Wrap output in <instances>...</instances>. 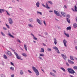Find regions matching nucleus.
Returning a JSON list of instances; mask_svg holds the SVG:
<instances>
[{
    "label": "nucleus",
    "instance_id": "obj_24",
    "mask_svg": "<svg viewBox=\"0 0 77 77\" xmlns=\"http://www.w3.org/2000/svg\"><path fill=\"white\" fill-rule=\"evenodd\" d=\"M28 26L29 27H32V28L33 27V26L32 24L29 23L28 24Z\"/></svg>",
    "mask_w": 77,
    "mask_h": 77
},
{
    "label": "nucleus",
    "instance_id": "obj_28",
    "mask_svg": "<svg viewBox=\"0 0 77 77\" xmlns=\"http://www.w3.org/2000/svg\"><path fill=\"white\" fill-rule=\"evenodd\" d=\"M40 52H41V53H44V48H41V51H40Z\"/></svg>",
    "mask_w": 77,
    "mask_h": 77
},
{
    "label": "nucleus",
    "instance_id": "obj_5",
    "mask_svg": "<svg viewBox=\"0 0 77 77\" xmlns=\"http://www.w3.org/2000/svg\"><path fill=\"white\" fill-rule=\"evenodd\" d=\"M54 13L57 16H60V13H59V11H57L56 10H54Z\"/></svg>",
    "mask_w": 77,
    "mask_h": 77
},
{
    "label": "nucleus",
    "instance_id": "obj_59",
    "mask_svg": "<svg viewBox=\"0 0 77 77\" xmlns=\"http://www.w3.org/2000/svg\"><path fill=\"white\" fill-rule=\"evenodd\" d=\"M75 49L76 50H77V46H76L75 47Z\"/></svg>",
    "mask_w": 77,
    "mask_h": 77
},
{
    "label": "nucleus",
    "instance_id": "obj_17",
    "mask_svg": "<svg viewBox=\"0 0 77 77\" xmlns=\"http://www.w3.org/2000/svg\"><path fill=\"white\" fill-rule=\"evenodd\" d=\"M64 35H66V36H67V37H69V34H67V33H66L65 31H64Z\"/></svg>",
    "mask_w": 77,
    "mask_h": 77
},
{
    "label": "nucleus",
    "instance_id": "obj_33",
    "mask_svg": "<svg viewBox=\"0 0 77 77\" xmlns=\"http://www.w3.org/2000/svg\"><path fill=\"white\" fill-rule=\"evenodd\" d=\"M10 69L11 71H14V67L11 66L10 68Z\"/></svg>",
    "mask_w": 77,
    "mask_h": 77
},
{
    "label": "nucleus",
    "instance_id": "obj_10",
    "mask_svg": "<svg viewBox=\"0 0 77 77\" xmlns=\"http://www.w3.org/2000/svg\"><path fill=\"white\" fill-rule=\"evenodd\" d=\"M37 23L40 24V25H41V24H42V23L41 22V21H40V20H39V19H37Z\"/></svg>",
    "mask_w": 77,
    "mask_h": 77
},
{
    "label": "nucleus",
    "instance_id": "obj_25",
    "mask_svg": "<svg viewBox=\"0 0 77 77\" xmlns=\"http://www.w3.org/2000/svg\"><path fill=\"white\" fill-rule=\"evenodd\" d=\"M60 69H61V70H62L63 72H65L66 71V70H65V69L63 68V67H61L60 68Z\"/></svg>",
    "mask_w": 77,
    "mask_h": 77
},
{
    "label": "nucleus",
    "instance_id": "obj_26",
    "mask_svg": "<svg viewBox=\"0 0 77 77\" xmlns=\"http://www.w3.org/2000/svg\"><path fill=\"white\" fill-rule=\"evenodd\" d=\"M70 59H71V60H74V57L72 56H70Z\"/></svg>",
    "mask_w": 77,
    "mask_h": 77
},
{
    "label": "nucleus",
    "instance_id": "obj_19",
    "mask_svg": "<svg viewBox=\"0 0 77 77\" xmlns=\"http://www.w3.org/2000/svg\"><path fill=\"white\" fill-rule=\"evenodd\" d=\"M54 43L55 45H56L57 44V40L56 38H54Z\"/></svg>",
    "mask_w": 77,
    "mask_h": 77
},
{
    "label": "nucleus",
    "instance_id": "obj_43",
    "mask_svg": "<svg viewBox=\"0 0 77 77\" xmlns=\"http://www.w3.org/2000/svg\"><path fill=\"white\" fill-rule=\"evenodd\" d=\"M16 41H17V42H18L21 43V41L18 38L16 39Z\"/></svg>",
    "mask_w": 77,
    "mask_h": 77
},
{
    "label": "nucleus",
    "instance_id": "obj_52",
    "mask_svg": "<svg viewBox=\"0 0 77 77\" xmlns=\"http://www.w3.org/2000/svg\"><path fill=\"white\" fill-rule=\"evenodd\" d=\"M53 12V11L52 10H50L49 11V12H50V13H52Z\"/></svg>",
    "mask_w": 77,
    "mask_h": 77
},
{
    "label": "nucleus",
    "instance_id": "obj_37",
    "mask_svg": "<svg viewBox=\"0 0 77 77\" xmlns=\"http://www.w3.org/2000/svg\"><path fill=\"white\" fill-rule=\"evenodd\" d=\"M39 56L41 57H43L44 56V54H39Z\"/></svg>",
    "mask_w": 77,
    "mask_h": 77
},
{
    "label": "nucleus",
    "instance_id": "obj_14",
    "mask_svg": "<svg viewBox=\"0 0 77 77\" xmlns=\"http://www.w3.org/2000/svg\"><path fill=\"white\" fill-rule=\"evenodd\" d=\"M32 69L34 72H35V71L38 70V69H36V67L33 66L32 67Z\"/></svg>",
    "mask_w": 77,
    "mask_h": 77
},
{
    "label": "nucleus",
    "instance_id": "obj_39",
    "mask_svg": "<svg viewBox=\"0 0 77 77\" xmlns=\"http://www.w3.org/2000/svg\"><path fill=\"white\" fill-rule=\"evenodd\" d=\"M43 23L45 25V26H47V23H46V22L45 20H44Z\"/></svg>",
    "mask_w": 77,
    "mask_h": 77
},
{
    "label": "nucleus",
    "instance_id": "obj_29",
    "mask_svg": "<svg viewBox=\"0 0 77 77\" xmlns=\"http://www.w3.org/2000/svg\"><path fill=\"white\" fill-rule=\"evenodd\" d=\"M3 58H4V59H8V57H7V56L6 55H5V54H4V55Z\"/></svg>",
    "mask_w": 77,
    "mask_h": 77
},
{
    "label": "nucleus",
    "instance_id": "obj_49",
    "mask_svg": "<svg viewBox=\"0 0 77 77\" xmlns=\"http://www.w3.org/2000/svg\"><path fill=\"white\" fill-rule=\"evenodd\" d=\"M2 29H4V30H7V29L6 28V27H3L2 28Z\"/></svg>",
    "mask_w": 77,
    "mask_h": 77
},
{
    "label": "nucleus",
    "instance_id": "obj_48",
    "mask_svg": "<svg viewBox=\"0 0 77 77\" xmlns=\"http://www.w3.org/2000/svg\"><path fill=\"white\" fill-rule=\"evenodd\" d=\"M10 63L11 65H12V66H14V63H12V62H11Z\"/></svg>",
    "mask_w": 77,
    "mask_h": 77
},
{
    "label": "nucleus",
    "instance_id": "obj_3",
    "mask_svg": "<svg viewBox=\"0 0 77 77\" xmlns=\"http://www.w3.org/2000/svg\"><path fill=\"white\" fill-rule=\"evenodd\" d=\"M14 54L15 56H16L17 59H20V60H23L22 59H21V57L20 56H19V55L17 52H14Z\"/></svg>",
    "mask_w": 77,
    "mask_h": 77
},
{
    "label": "nucleus",
    "instance_id": "obj_47",
    "mask_svg": "<svg viewBox=\"0 0 77 77\" xmlns=\"http://www.w3.org/2000/svg\"><path fill=\"white\" fill-rule=\"evenodd\" d=\"M28 71L29 73H30V74H32V71H31L29 70H28Z\"/></svg>",
    "mask_w": 77,
    "mask_h": 77
},
{
    "label": "nucleus",
    "instance_id": "obj_30",
    "mask_svg": "<svg viewBox=\"0 0 77 77\" xmlns=\"http://www.w3.org/2000/svg\"><path fill=\"white\" fill-rule=\"evenodd\" d=\"M66 30H71V26H69L68 27H67L66 29Z\"/></svg>",
    "mask_w": 77,
    "mask_h": 77
},
{
    "label": "nucleus",
    "instance_id": "obj_40",
    "mask_svg": "<svg viewBox=\"0 0 77 77\" xmlns=\"http://www.w3.org/2000/svg\"><path fill=\"white\" fill-rule=\"evenodd\" d=\"M75 10L76 12L77 11V7L76 5H75Z\"/></svg>",
    "mask_w": 77,
    "mask_h": 77
},
{
    "label": "nucleus",
    "instance_id": "obj_57",
    "mask_svg": "<svg viewBox=\"0 0 77 77\" xmlns=\"http://www.w3.org/2000/svg\"><path fill=\"white\" fill-rule=\"evenodd\" d=\"M66 65H67V66H69V64H68V63H66Z\"/></svg>",
    "mask_w": 77,
    "mask_h": 77
},
{
    "label": "nucleus",
    "instance_id": "obj_45",
    "mask_svg": "<svg viewBox=\"0 0 77 77\" xmlns=\"http://www.w3.org/2000/svg\"><path fill=\"white\" fill-rule=\"evenodd\" d=\"M1 77H6V76H5V75L3 74L1 75Z\"/></svg>",
    "mask_w": 77,
    "mask_h": 77
},
{
    "label": "nucleus",
    "instance_id": "obj_13",
    "mask_svg": "<svg viewBox=\"0 0 77 77\" xmlns=\"http://www.w3.org/2000/svg\"><path fill=\"white\" fill-rule=\"evenodd\" d=\"M36 75L38 76L39 75V72L38 71V70H36V71L35 72Z\"/></svg>",
    "mask_w": 77,
    "mask_h": 77
},
{
    "label": "nucleus",
    "instance_id": "obj_54",
    "mask_svg": "<svg viewBox=\"0 0 77 77\" xmlns=\"http://www.w3.org/2000/svg\"><path fill=\"white\" fill-rule=\"evenodd\" d=\"M53 71L55 73H56V71L55 70H53Z\"/></svg>",
    "mask_w": 77,
    "mask_h": 77
},
{
    "label": "nucleus",
    "instance_id": "obj_64",
    "mask_svg": "<svg viewBox=\"0 0 77 77\" xmlns=\"http://www.w3.org/2000/svg\"><path fill=\"white\" fill-rule=\"evenodd\" d=\"M75 60H77V57H75Z\"/></svg>",
    "mask_w": 77,
    "mask_h": 77
},
{
    "label": "nucleus",
    "instance_id": "obj_41",
    "mask_svg": "<svg viewBox=\"0 0 77 77\" xmlns=\"http://www.w3.org/2000/svg\"><path fill=\"white\" fill-rule=\"evenodd\" d=\"M5 25L6 27H7V28H8V29H10V27L9 26V25L7 24L6 23L5 24Z\"/></svg>",
    "mask_w": 77,
    "mask_h": 77
},
{
    "label": "nucleus",
    "instance_id": "obj_32",
    "mask_svg": "<svg viewBox=\"0 0 77 77\" xmlns=\"http://www.w3.org/2000/svg\"><path fill=\"white\" fill-rule=\"evenodd\" d=\"M46 8H47V9H48L51 8L48 6V4H47V3H46Z\"/></svg>",
    "mask_w": 77,
    "mask_h": 77
},
{
    "label": "nucleus",
    "instance_id": "obj_46",
    "mask_svg": "<svg viewBox=\"0 0 77 77\" xmlns=\"http://www.w3.org/2000/svg\"><path fill=\"white\" fill-rule=\"evenodd\" d=\"M38 58L39 59H40V60H43V59H42V58L41 56L38 57Z\"/></svg>",
    "mask_w": 77,
    "mask_h": 77
},
{
    "label": "nucleus",
    "instance_id": "obj_34",
    "mask_svg": "<svg viewBox=\"0 0 77 77\" xmlns=\"http://www.w3.org/2000/svg\"><path fill=\"white\" fill-rule=\"evenodd\" d=\"M67 21L68 23H70L71 22H70V20L68 18H66Z\"/></svg>",
    "mask_w": 77,
    "mask_h": 77
},
{
    "label": "nucleus",
    "instance_id": "obj_15",
    "mask_svg": "<svg viewBox=\"0 0 77 77\" xmlns=\"http://www.w3.org/2000/svg\"><path fill=\"white\" fill-rule=\"evenodd\" d=\"M7 54L9 55V56H12V53L10 51H8V52H7Z\"/></svg>",
    "mask_w": 77,
    "mask_h": 77
},
{
    "label": "nucleus",
    "instance_id": "obj_2",
    "mask_svg": "<svg viewBox=\"0 0 77 77\" xmlns=\"http://www.w3.org/2000/svg\"><path fill=\"white\" fill-rule=\"evenodd\" d=\"M68 71L70 74H74L75 72L74 71V70L72 68H68L67 69Z\"/></svg>",
    "mask_w": 77,
    "mask_h": 77
},
{
    "label": "nucleus",
    "instance_id": "obj_9",
    "mask_svg": "<svg viewBox=\"0 0 77 77\" xmlns=\"http://www.w3.org/2000/svg\"><path fill=\"white\" fill-rule=\"evenodd\" d=\"M8 33H9L8 34V35H9L10 37H11V38H14V36L11 35L9 32H8Z\"/></svg>",
    "mask_w": 77,
    "mask_h": 77
},
{
    "label": "nucleus",
    "instance_id": "obj_63",
    "mask_svg": "<svg viewBox=\"0 0 77 77\" xmlns=\"http://www.w3.org/2000/svg\"><path fill=\"white\" fill-rule=\"evenodd\" d=\"M71 9H72V10L73 11H74V12L75 11V10H74V9L73 8H72Z\"/></svg>",
    "mask_w": 77,
    "mask_h": 77
},
{
    "label": "nucleus",
    "instance_id": "obj_60",
    "mask_svg": "<svg viewBox=\"0 0 77 77\" xmlns=\"http://www.w3.org/2000/svg\"><path fill=\"white\" fill-rule=\"evenodd\" d=\"M12 2L13 3H15V0H12Z\"/></svg>",
    "mask_w": 77,
    "mask_h": 77
},
{
    "label": "nucleus",
    "instance_id": "obj_42",
    "mask_svg": "<svg viewBox=\"0 0 77 77\" xmlns=\"http://www.w3.org/2000/svg\"><path fill=\"white\" fill-rule=\"evenodd\" d=\"M47 50L48 51H51V49L50 48H48L47 49Z\"/></svg>",
    "mask_w": 77,
    "mask_h": 77
},
{
    "label": "nucleus",
    "instance_id": "obj_35",
    "mask_svg": "<svg viewBox=\"0 0 77 77\" xmlns=\"http://www.w3.org/2000/svg\"><path fill=\"white\" fill-rule=\"evenodd\" d=\"M48 3H50V4L51 5H53V2H52L51 1H48Z\"/></svg>",
    "mask_w": 77,
    "mask_h": 77
},
{
    "label": "nucleus",
    "instance_id": "obj_51",
    "mask_svg": "<svg viewBox=\"0 0 77 77\" xmlns=\"http://www.w3.org/2000/svg\"><path fill=\"white\" fill-rule=\"evenodd\" d=\"M42 5L43 6V7H44L45 8V7H46V6H45V5L44 4H42Z\"/></svg>",
    "mask_w": 77,
    "mask_h": 77
},
{
    "label": "nucleus",
    "instance_id": "obj_23",
    "mask_svg": "<svg viewBox=\"0 0 77 77\" xmlns=\"http://www.w3.org/2000/svg\"><path fill=\"white\" fill-rule=\"evenodd\" d=\"M53 49H54L56 51H57V50H58V48L57 47H56V46H54L53 47Z\"/></svg>",
    "mask_w": 77,
    "mask_h": 77
},
{
    "label": "nucleus",
    "instance_id": "obj_50",
    "mask_svg": "<svg viewBox=\"0 0 77 77\" xmlns=\"http://www.w3.org/2000/svg\"><path fill=\"white\" fill-rule=\"evenodd\" d=\"M57 53H58V54H59L60 53V52H59V49H58V50H57Z\"/></svg>",
    "mask_w": 77,
    "mask_h": 77
},
{
    "label": "nucleus",
    "instance_id": "obj_11",
    "mask_svg": "<svg viewBox=\"0 0 77 77\" xmlns=\"http://www.w3.org/2000/svg\"><path fill=\"white\" fill-rule=\"evenodd\" d=\"M21 55L24 57H27V54L25 53H23L21 54Z\"/></svg>",
    "mask_w": 77,
    "mask_h": 77
},
{
    "label": "nucleus",
    "instance_id": "obj_36",
    "mask_svg": "<svg viewBox=\"0 0 77 77\" xmlns=\"http://www.w3.org/2000/svg\"><path fill=\"white\" fill-rule=\"evenodd\" d=\"M50 74H51V75H53V76H55V75L52 72H50Z\"/></svg>",
    "mask_w": 77,
    "mask_h": 77
},
{
    "label": "nucleus",
    "instance_id": "obj_31",
    "mask_svg": "<svg viewBox=\"0 0 77 77\" xmlns=\"http://www.w3.org/2000/svg\"><path fill=\"white\" fill-rule=\"evenodd\" d=\"M29 21L30 22V23H32L33 21V19L30 18L29 19Z\"/></svg>",
    "mask_w": 77,
    "mask_h": 77
},
{
    "label": "nucleus",
    "instance_id": "obj_53",
    "mask_svg": "<svg viewBox=\"0 0 77 77\" xmlns=\"http://www.w3.org/2000/svg\"><path fill=\"white\" fill-rule=\"evenodd\" d=\"M67 17H68V18H70V15H69V14H68L67 15Z\"/></svg>",
    "mask_w": 77,
    "mask_h": 77
},
{
    "label": "nucleus",
    "instance_id": "obj_1",
    "mask_svg": "<svg viewBox=\"0 0 77 77\" xmlns=\"http://www.w3.org/2000/svg\"><path fill=\"white\" fill-rule=\"evenodd\" d=\"M6 11V13H7V14L9 16H11V14H10L9 13V12L5 10L4 9H0V13L2 14L3 12H4Z\"/></svg>",
    "mask_w": 77,
    "mask_h": 77
},
{
    "label": "nucleus",
    "instance_id": "obj_55",
    "mask_svg": "<svg viewBox=\"0 0 77 77\" xmlns=\"http://www.w3.org/2000/svg\"><path fill=\"white\" fill-rule=\"evenodd\" d=\"M64 7L66 9H67V7L66 5H64Z\"/></svg>",
    "mask_w": 77,
    "mask_h": 77
},
{
    "label": "nucleus",
    "instance_id": "obj_44",
    "mask_svg": "<svg viewBox=\"0 0 77 77\" xmlns=\"http://www.w3.org/2000/svg\"><path fill=\"white\" fill-rule=\"evenodd\" d=\"M73 68L74 69H76L77 70V66H74L73 67Z\"/></svg>",
    "mask_w": 77,
    "mask_h": 77
},
{
    "label": "nucleus",
    "instance_id": "obj_38",
    "mask_svg": "<svg viewBox=\"0 0 77 77\" xmlns=\"http://www.w3.org/2000/svg\"><path fill=\"white\" fill-rule=\"evenodd\" d=\"M1 34L2 36H5V34L2 31L1 32Z\"/></svg>",
    "mask_w": 77,
    "mask_h": 77
},
{
    "label": "nucleus",
    "instance_id": "obj_4",
    "mask_svg": "<svg viewBox=\"0 0 77 77\" xmlns=\"http://www.w3.org/2000/svg\"><path fill=\"white\" fill-rule=\"evenodd\" d=\"M8 23L11 25L13 24V19L11 18H8Z\"/></svg>",
    "mask_w": 77,
    "mask_h": 77
},
{
    "label": "nucleus",
    "instance_id": "obj_12",
    "mask_svg": "<svg viewBox=\"0 0 77 77\" xmlns=\"http://www.w3.org/2000/svg\"><path fill=\"white\" fill-rule=\"evenodd\" d=\"M36 5L38 8H39V5H40V3H39V2H37L36 3Z\"/></svg>",
    "mask_w": 77,
    "mask_h": 77
},
{
    "label": "nucleus",
    "instance_id": "obj_6",
    "mask_svg": "<svg viewBox=\"0 0 77 77\" xmlns=\"http://www.w3.org/2000/svg\"><path fill=\"white\" fill-rule=\"evenodd\" d=\"M63 42L65 47H67V45H66V43H67V41H66V40L64 39L63 40Z\"/></svg>",
    "mask_w": 77,
    "mask_h": 77
},
{
    "label": "nucleus",
    "instance_id": "obj_27",
    "mask_svg": "<svg viewBox=\"0 0 77 77\" xmlns=\"http://www.w3.org/2000/svg\"><path fill=\"white\" fill-rule=\"evenodd\" d=\"M73 26L74 28H76V27H77V24L74 23L73 25Z\"/></svg>",
    "mask_w": 77,
    "mask_h": 77
},
{
    "label": "nucleus",
    "instance_id": "obj_22",
    "mask_svg": "<svg viewBox=\"0 0 77 77\" xmlns=\"http://www.w3.org/2000/svg\"><path fill=\"white\" fill-rule=\"evenodd\" d=\"M24 48L26 50V51H27V45L25 44H24Z\"/></svg>",
    "mask_w": 77,
    "mask_h": 77
},
{
    "label": "nucleus",
    "instance_id": "obj_56",
    "mask_svg": "<svg viewBox=\"0 0 77 77\" xmlns=\"http://www.w3.org/2000/svg\"><path fill=\"white\" fill-rule=\"evenodd\" d=\"M11 77H14V74H12L11 75Z\"/></svg>",
    "mask_w": 77,
    "mask_h": 77
},
{
    "label": "nucleus",
    "instance_id": "obj_16",
    "mask_svg": "<svg viewBox=\"0 0 77 77\" xmlns=\"http://www.w3.org/2000/svg\"><path fill=\"white\" fill-rule=\"evenodd\" d=\"M31 35L33 37V39H34V40H37V39H38V38H37L32 33Z\"/></svg>",
    "mask_w": 77,
    "mask_h": 77
},
{
    "label": "nucleus",
    "instance_id": "obj_58",
    "mask_svg": "<svg viewBox=\"0 0 77 77\" xmlns=\"http://www.w3.org/2000/svg\"><path fill=\"white\" fill-rule=\"evenodd\" d=\"M69 76H70V77H74V76H73L71 75H69Z\"/></svg>",
    "mask_w": 77,
    "mask_h": 77
},
{
    "label": "nucleus",
    "instance_id": "obj_8",
    "mask_svg": "<svg viewBox=\"0 0 77 77\" xmlns=\"http://www.w3.org/2000/svg\"><path fill=\"white\" fill-rule=\"evenodd\" d=\"M61 55L63 57V58L64 60H66V55H65L63 54H61Z\"/></svg>",
    "mask_w": 77,
    "mask_h": 77
},
{
    "label": "nucleus",
    "instance_id": "obj_7",
    "mask_svg": "<svg viewBox=\"0 0 77 77\" xmlns=\"http://www.w3.org/2000/svg\"><path fill=\"white\" fill-rule=\"evenodd\" d=\"M61 14L62 16L64 17H66V13L65 12H61Z\"/></svg>",
    "mask_w": 77,
    "mask_h": 77
},
{
    "label": "nucleus",
    "instance_id": "obj_62",
    "mask_svg": "<svg viewBox=\"0 0 77 77\" xmlns=\"http://www.w3.org/2000/svg\"><path fill=\"white\" fill-rule=\"evenodd\" d=\"M2 65H4V63L3 62H2Z\"/></svg>",
    "mask_w": 77,
    "mask_h": 77
},
{
    "label": "nucleus",
    "instance_id": "obj_18",
    "mask_svg": "<svg viewBox=\"0 0 77 77\" xmlns=\"http://www.w3.org/2000/svg\"><path fill=\"white\" fill-rule=\"evenodd\" d=\"M68 61L69 62V63H71V64H74V63L73 61H71L70 60H68Z\"/></svg>",
    "mask_w": 77,
    "mask_h": 77
},
{
    "label": "nucleus",
    "instance_id": "obj_21",
    "mask_svg": "<svg viewBox=\"0 0 77 77\" xmlns=\"http://www.w3.org/2000/svg\"><path fill=\"white\" fill-rule=\"evenodd\" d=\"M20 75H24V72L23 71L20 70Z\"/></svg>",
    "mask_w": 77,
    "mask_h": 77
},
{
    "label": "nucleus",
    "instance_id": "obj_61",
    "mask_svg": "<svg viewBox=\"0 0 77 77\" xmlns=\"http://www.w3.org/2000/svg\"><path fill=\"white\" fill-rule=\"evenodd\" d=\"M12 50L14 52H15V50H14L12 49Z\"/></svg>",
    "mask_w": 77,
    "mask_h": 77
},
{
    "label": "nucleus",
    "instance_id": "obj_20",
    "mask_svg": "<svg viewBox=\"0 0 77 77\" xmlns=\"http://www.w3.org/2000/svg\"><path fill=\"white\" fill-rule=\"evenodd\" d=\"M37 14L38 15H42V12H40L39 11H37Z\"/></svg>",
    "mask_w": 77,
    "mask_h": 77
}]
</instances>
